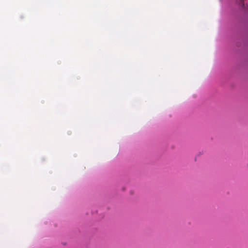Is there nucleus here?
Returning a JSON list of instances; mask_svg holds the SVG:
<instances>
[{"instance_id": "obj_1", "label": "nucleus", "mask_w": 248, "mask_h": 248, "mask_svg": "<svg viewBox=\"0 0 248 248\" xmlns=\"http://www.w3.org/2000/svg\"><path fill=\"white\" fill-rule=\"evenodd\" d=\"M239 1H240V4H241L242 6H244V0H239Z\"/></svg>"}]
</instances>
